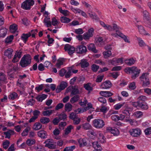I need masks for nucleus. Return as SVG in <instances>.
Listing matches in <instances>:
<instances>
[{
	"mask_svg": "<svg viewBox=\"0 0 151 151\" xmlns=\"http://www.w3.org/2000/svg\"><path fill=\"white\" fill-rule=\"evenodd\" d=\"M60 120L58 117L55 118L52 121L53 124L55 125H57L59 122H60Z\"/></svg>",
	"mask_w": 151,
	"mask_h": 151,
	"instance_id": "obj_61",
	"label": "nucleus"
},
{
	"mask_svg": "<svg viewBox=\"0 0 151 151\" xmlns=\"http://www.w3.org/2000/svg\"><path fill=\"white\" fill-rule=\"evenodd\" d=\"M13 52V50L11 48H9L5 50L4 52V55L7 56L9 58H11L12 56V53Z\"/></svg>",
	"mask_w": 151,
	"mask_h": 151,
	"instance_id": "obj_16",
	"label": "nucleus"
},
{
	"mask_svg": "<svg viewBox=\"0 0 151 151\" xmlns=\"http://www.w3.org/2000/svg\"><path fill=\"white\" fill-rule=\"evenodd\" d=\"M106 130L108 132H109L111 134H113L114 136H117L119 134V130L115 127H107Z\"/></svg>",
	"mask_w": 151,
	"mask_h": 151,
	"instance_id": "obj_10",
	"label": "nucleus"
},
{
	"mask_svg": "<svg viewBox=\"0 0 151 151\" xmlns=\"http://www.w3.org/2000/svg\"><path fill=\"white\" fill-rule=\"evenodd\" d=\"M18 96L17 94L15 92H13L10 93L9 96V99H11L12 100H14L16 99Z\"/></svg>",
	"mask_w": 151,
	"mask_h": 151,
	"instance_id": "obj_40",
	"label": "nucleus"
},
{
	"mask_svg": "<svg viewBox=\"0 0 151 151\" xmlns=\"http://www.w3.org/2000/svg\"><path fill=\"white\" fill-rule=\"evenodd\" d=\"M125 63L128 65L130 66L134 63L135 60L133 58H132L126 60Z\"/></svg>",
	"mask_w": 151,
	"mask_h": 151,
	"instance_id": "obj_25",
	"label": "nucleus"
},
{
	"mask_svg": "<svg viewBox=\"0 0 151 151\" xmlns=\"http://www.w3.org/2000/svg\"><path fill=\"white\" fill-rule=\"evenodd\" d=\"M144 132L146 135H148L151 134V127L146 129L145 130Z\"/></svg>",
	"mask_w": 151,
	"mask_h": 151,
	"instance_id": "obj_64",
	"label": "nucleus"
},
{
	"mask_svg": "<svg viewBox=\"0 0 151 151\" xmlns=\"http://www.w3.org/2000/svg\"><path fill=\"white\" fill-rule=\"evenodd\" d=\"M93 146L95 149L94 150H101L102 148L100 144L98 141H95L92 142Z\"/></svg>",
	"mask_w": 151,
	"mask_h": 151,
	"instance_id": "obj_18",
	"label": "nucleus"
},
{
	"mask_svg": "<svg viewBox=\"0 0 151 151\" xmlns=\"http://www.w3.org/2000/svg\"><path fill=\"white\" fill-rule=\"evenodd\" d=\"M119 37H120L122 38L124 40V41L125 42H127L128 43H130V41L128 40L127 38V36L124 35L122 33H120V34H119Z\"/></svg>",
	"mask_w": 151,
	"mask_h": 151,
	"instance_id": "obj_44",
	"label": "nucleus"
},
{
	"mask_svg": "<svg viewBox=\"0 0 151 151\" xmlns=\"http://www.w3.org/2000/svg\"><path fill=\"white\" fill-rule=\"evenodd\" d=\"M34 4L33 0H26L22 3L21 7L24 9L29 10L31 8V6H33Z\"/></svg>",
	"mask_w": 151,
	"mask_h": 151,
	"instance_id": "obj_5",
	"label": "nucleus"
},
{
	"mask_svg": "<svg viewBox=\"0 0 151 151\" xmlns=\"http://www.w3.org/2000/svg\"><path fill=\"white\" fill-rule=\"evenodd\" d=\"M88 134L89 135V136L91 137H93V136H96V134L94 131L93 130H89L88 131Z\"/></svg>",
	"mask_w": 151,
	"mask_h": 151,
	"instance_id": "obj_58",
	"label": "nucleus"
},
{
	"mask_svg": "<svg viewBox=\"0 0 151 151\" xmlns=\"http://www.w3.org/2000/svg\"><path fill=\"white\" fill-rule=\"evenodd\" d=\"M143 16L144 18L147 21H149L150 18L149 13L146 10H145L143 12Z\"/></svg>",
	"mask_w": 151,
	"mask_h": 151,
	"instance_id": "obj_28",
	"label": "nucleus"
},
{
	"mask_svg": "<svg viewBox=\"0 0 151 151\" xmlns=\"http://www.w3.org/2000/svg\"><path fill=\"white\" fill-rule=\"evenodd\" d=\"M75 148L76 146L75 145L67 147L64 149L63 151H73Z\"/></svg>",
	"mask_w": 151,
	"mask_h": 151,
	"instance_id": "obj_46",
	"label": "nucleus"
},
{
	"mask_svg": "<svg viewBox=\"0 0 151 151\" xmlns=\"http://www.w3.org/2000/svg\"><path fill=\"white\" fill-rule=\"evenodd\" d=\"M40 121L41 123L43 124H46L50 122V120L48 118L43 117L41 118Z\"/></svg>",
	"mask_w": 151,
	"mask_h": 151,
	"instance_id": "obj_32",
	"label": "nucleus"
},
{
	"mask_svg": "<svg viewBox=\"0 0 151 151\" xmlns=\"http://www.w3.org/2000/svg\"><path fill=\"white\" fill-rule=\"evenodd\" d=\"M17 26L15 24H14L10 26V31L11 32L14 33L16 32L17 29Z\"/></svg>",
	"mask_w": 151,
	"mask_h": 151,
	"instance_id": "obj_30",
	"label": "nucleus"
},
{
	"mask_svg": "<svg viewBox=\"0 0 151 151\" xmlns=\"http://www.w3.org/2000/svg\"><path fill=\"white\" fill-rule=\"evenodd\" d=\"M138 99L139 101H145L147 100V98L144 96H140L138 98Z\"/></svg>",
	"mask_w": 151,
	"mask_h": 151,
	"instance_id": "obj_60",
	"label": "nucleus"
},
{
	"mask_svg": "<svg viewBox=\"0 0 151 151\" xmlns=\"http://www.w3.org/2000/svg\"><path fill=\"white\" fill-rule=\"evenodd\" d=\"M87 51L86 46L83 45H78L76 47V52L78 54H85Z\"/></svg>",
	"mask_w": 151,
	"mask_h": 151,
	"instance_id": "obj_7",
	"label": "nucleus"
},
{
	"mask_svg": "<svg viewBox=\"0 0 151 151\" xmlns=\"http://www.w3.org/2000/svg\"><path fill=\"white\" fill-rule=\"evenodd\" d=\"M143 113L142 112L140 111H137L134 113V115L136 117L138 118L141 117L143 115Z\"/></svg>",
	"mask_w": 151,
	"mask_h": 151,
	"instance_id": "obj_49",
	"label": "nucleus"
},
{
	"mask_svg": "<svg viewBox=\"0 0 151 151\" xmlns=\"http://www.w3.org/2000/svg\"><path fill=\"white\" fill-rule=\"evenodd\" d=\"M67 86V84L65 82H62L60 84L59 86H57L56 89L57 93H60L62 90L65 89Z\"/></svg>",
	"mask_w": 151,
	"mask_h": 151,
	"instance_id": "obj_11",
	"label": "nucleus"
},
{
	"mask_svg": "<svg viewBox=\"0 0 151 151\" xmlns=\"http://www.w3.org/2000/svg\"><path fill=\"white\" fill-rule=\"evenodd\" d=\"M59 12L63 14L65 16H68L69 15V12L67 10H63L62 8H59L58 9Z\"/></svg>",
	"mask_w": 151,
	"mask_h": 151,
	"instance_id": "obj_39",
	"label": "nucleus"
},
{
	"mask_svg": "<svg viewBox=\"0 0 151 151\" xmlns=\"http://www.w3.org/2000/svg\"><path fill=\"white\" fill-rule=\"evenodd\" d=\"M90 84V83H88L86 84H85L83 85V87L85 89L89 91H90L93 90V88L91 86Z\"/></svg>",
	"mask_w": 151,
	"mask_h": 151,
	"instance_id": "obj_36",
	"label": "nucleus"
},
{
	"mask_svg": "<svg viewBox=\"0 0 151 151\" xmlns=\"http://www.w3.org/2000/svg\"><path fill=\"white\" fill-rule=\"evenodd\" d=\"M148 75V73H143L139 77L142 83V86L143 87L147 86L150 84L148 77L147 76Z\"/></svg>",
	"mask_w": 151,
	"mask_h": 151,
	"instance_id": "obj_3",
	"label": "nucleus"
},
{
	"mask_svg": "<svg viewBox=\"0 0 151 151\" xmlns=\"http://www.w3.org/2000/svg\"><path fill=\"white\" fill-rule=\"evenodd\" d=\"M139 107L144 110H147L148 108V106L146 103H142L140 102L139 104Z\"/></svg>",
	"mask_w": 151,
	"mask_h": 151,
	"instance_id": "obj_31",
	"label": "nucleus"
},
{
	"mask_svg": "<svg viewBox=\"0 0 151 151\" xmlns=\"http://www.w3.org/2000/svg\"><path fill=\"white\" fill-rule=\"evenodd\" d=\"M72 105L69 103L66 104L65 105V110L66 111H70L72 110Z\"/></svg>",
	"mask_w": 151,
	"mask_h": 151,
	"instance_id": "obj_42",
	"label": "nucleus"
},
{
	"mask_svg": "<svg viewBox=\"0 0 151 151\" xmlns=\"http://www.w3.org/2000/svg\"><path fill=\"white\" fill-rule=\"evenodd\" d=\"M88 49L91 50L95 53L97 52V50L96 49V47L93 44L91 43L88 46Z\"/></svg>",
	"mask_w": 151,
	"mask_h": 151,
	"instance_id": "obj_21",
	"label": "nucleus"
},
{
	"mask_svg": "<svg viewBox=\"0 0 151 151\" xmlns=\"http://www.w3.org/2000/svg\"><path fill=\"white\" fill-rule=\"evenodd\" d=\"M35 143V141L34 139H28L27 140V144L28 146H31L32 145L34 144Z\"/></svg>",
	"mask_w": 151,
	"mask_h": 151,
	"instance_id": "obj_47",
	"label": "nucleus"
},
{
	"mask_svg": "<svg viewBox=\"0 0 151 151\" xmlns=\"http://www.w3.org/2000/svg\"><path fill=\"white\" fill-rule=\"evenodd\" d=\"M90 17L92 19H94L98 21L99 20V18L98 17L97 15L95 13H93V14L92 13H89Z\"/></svg>",
	"mask_w": 151,
	"mask_h": 151,
	"instance_id": "obj_50",
	"label": "nucleus"
},
{
	"mask_svg": "<svg viewBox=\"0 0 151 151\" xmlns=\"http://www.w3.org/2000/svg\"><path fill=\"white\" fill-rule=\"evenodd\" d=\"M93 126L95 128L100 129L102 128L105 125L104 121L101 119H95L93 121Z\"/></svg>",
	"mask_w": 151,
	"mask_h": 151,
	"instance_id": "obj_4",
	"label": "nucleus"
},
{
	"mask_svg": "<svg viewBox=\"0 0 151 151\" xmlns=\"http://www.w3.org/2000/svg\"><path fill=\"white\" fill-rule=\"evenodd\" d=\"M80 96L78 95L74 96L72 97L70 100V102L72 104H74L75 102H77L79 100Z\"/></svg>",
	"mask_w": 151,
	"mask_h": 151,
	"instance_id": "obj_26",
	"label": "nucleus"
},
{
	"mask_svg": "<svg viewBox=\"0 0 151 151\" xmlns=\"http://www.w3.org/2000/svg\"><path fill=\"white\" fill-rule=\"evenodd\" d=\"M44 143L46 144L45 146L49 149H55L56 148V145L53 144V140L52 139H48L45 141Z\"/></svg>",
	"mask_w": 151,
	"mask_h": 151,
	"instance_id": "obj_8",
	"label": "nucleus"
},
{
	"mask_svg": "<svg viewBox=\"0 0 151 151\" xmlns=\"http://www.w3.org/2000/svg\"><path fill=\"white\" fill-rule=\"evenodd\" d=\"M136 26L137 27L139 32L140 34L144 35H150L149 33H146V31L143 26L138 25H136Z\"/></svg>",
	"mask_w": 151,
	"mask_h": 151,
	"instance_id": "obj_15",
	"label": "nucleus"
},
{
	"mask_svg": "<svg viewBox=\"0 0 151 151\" xmlns=\"http://www.w3.org/2000/svg\"><path fill=\"white\" fill-rule=\"evenodd\" d=\"M80 64L81 65V67L83 68H87L89 65V64L86 59L81 60Z\"/></svg>",
	"mask_w": 151,
	"mask_h": 151,
	"instance_id": "obj_19",
	"label": "nucleus"
},
{
	"mask_svg": "<svg viewBox=\"0 0 151 151\" xmlns=\"http://www.w3.org/2000/svg\"><path fill=\"white\" fill-rule=\"evenodd\" d=\"M64 49L65 51L67 52L70 56L72 55L76 51V48L68 44L65 45Z\"/></svg>",
	"mask_w": 151,
	"mask_h": 151,
	"instance_id": "obj_6",
	"label": "nucleus"
},
{
	"mask_svg": "<svg viewBox=\"0 0 151 151\" xmlns=\"http://www.w3.org/2000/svg\"><path fill=\"white\" fill-rule=\"evenodd\" d=\"M67 71L64 68L61 69L59 71V75L60 76L63 77L66 73Z\"/></svg>",
	"mask_w": 151,
	"mask_h": 151,
	"instance_id": "obj_62",
	"label": "nucleus"
},
{
	"mask_svg": "<svg viewBox=\"0 0 151 151\" xmlns=\"http://www.w3.org/2000/svg\"><path fill=\"white\" fill-rule=\"evenodd\" d=\"M7 83L6 75L2 72H0V86L3 83Z\"/></svg>",
	"mask_w": 151,
	"mask_h": 151,
	"instance_id": "obj_13",
	"label": "nucleus"
},
{
	"mask_svg": "<svg viewBox=\"0 0 151 151\" xmlns=\"http://www.w3.org/2000/svg\"><path fill=\"white\" fill-rule=\"evenodd\" d=\"M137 40L138 41L140 46L142 47L146 45V44L143 41L140 37H137Z\"/></svg>",
	"mask_w": 151,
	"mask_h": 151,
	"instance_id": "obj_45",
	"label": "nucleus"
},
{
	"mask_svg": "<svg viewBox=\"0 0 151 151\" xmlns=\"http://www.w3.org/2000/svg\"><path fill=\"white\" fill-rule=\"evenodd\" d=\"M130 111H122V113L125 114L126 116V118H129L130 116V113L129 112Z\"/></svg>",
	"mask_w": 151,
	"mask_h": 151,
	"instance_id": "obj_56",
	"label": "nucleus"
},
{
	"mask_svg": "<svg viewBox=\"0 0 151 151\" xmlns=\"http://www.w3.org/2000/svg\"><path fill=\"white\" fill-rule=\"evenodd\" d=\"M98 99V101L101 103H102V104H105L106 103V99L104 97H99Z\"/></svg>",
	"mask_w": 151,
	"mask_h": 151,
	"instance_id": "obj_54",
	"label": "nucleus"
},
{
	"mask_svg": "<svg viewBox=\"0 0 151 151\" xmlns=\"http://www.w3.org/2000/svg\"><path fill=\"white\" fill-rule=\"evenodd\" d=\"M58 118L60 121H65L66 119L67 118V115L63 113H62L60 114H59L58 115Z\"/></svg>",
	"mask_w": 151,
	"mask_h": 151,
	"instance_id": "obj_33",
	"label": "nucleus"
},
{
	"mask_svg": "<svg viewBox=\"0 0 151 151\" xmlns=\"http://www.w3.org/2000/svg\"><path fill=\"white\" fill-rule=\"evenodd\" d=\"M14 133V131L10 129L4 132V134L5 135V138L8 139L10 138L11 135L13 134Z\"/></svg>",
	"mask_w": 151,
	"mask_h": 151,
	"instance_id": "obj_20",
	"label": "nucleus"
},
{
	"mask_svg": "<svg viewBox=\"0 0 151 151\" xmlns=\"http://www.w3.org/2000/svg\"><path fill=\"white\" fill-rule=\"evenodd\" d=\"M125 72L129 74H132V78L133 79H135L139 76L140 70L137 67L133 66L131 67H128L124 70Z\"/></svg>",
	"mask_w": 151,
	"mask_h": 151,
	"instance_id": "obj_1",
	"label": "nucleus"
},
{
	"mask_svg": "<svg viewBox=\"0 0 151 151\" xmlns=\"http://www.w3.org/2000/svg\"><path fill=\"white\" fill-rule=\"evenodd\" d=\"M124 102L122 103H119L116 104L114 106V109L116 110H118L121 108H123V106H124Z\"/></svg>",
	"mask_w": 151,
	"mask_h": 151,
	"instance_id": "obj_34",
	"label": "nucleus"
},
{
	"mask_svg": "<svg viewBox=\"0 0 151 151\" xmlns=\"http://www.w3.org/2000/svg\"><path fill=\"white\" fill-rule=\"evenodd\" d=\"M129 132L131 135L134 137H137L141 134V131L139 129L136 128L130 130Z\"/></svg>",
	"mask_w": 151,
	"mask_h": 151,
	"instance_id": "obj_9",
	"label": "nucleus"
},
{
	"mask_svg": "<svg viewBox=\"0 0 151 151\" xmlns=\"http://www.w3.org/2000/svg\"><path fill=\"white\" fill-rule=\"evenodd\" d=\"M103 54L104 58H106L111 55V52L110 50H108L104 52Z\"/></svg>",
	"mask_w": 151,
	"mask_h": 151,
	"instance_id": "obj_41",
	"label": "nucleus"
},
{
	"mask_svg": "<svg viewBox=\"0 0 151 151\" xmlns=\"http://www.w3.org/2000/svg\"><path fill=\"white\" fill-rule=\"evenodd\" d=\"M42 125L40 122H36L34 125L33 128L34 130H37L41 129Z\"/></svg>",
	"mask_w": 151,
	"mask_h": 151,
	"instance_id": "obj_29",
	"label": "nucleus"
},
{
	"mask_svg": "<svg viewBox=\"0 0 151 151\" xmlns=\"http://www.w3.org/2000/svg\"><path fill=\"white\" fill-rule=\"evenodd\" d=\"M32 58L30 55L26 54L24 55L20 62V65L22 68H25L29 66L31 62Z\"/></svg>",
	"mask_w": 151,
	"mask_h": 151,
	"instance_id": "obj_2",
	"label": "nucleus"
},
{
	"mask_svg": "<svg viewBox=\"0 0 151 151\" xmlns=\"http://www.w3.org/2000/svg\"><path fill=\"white\" fill-rule=\"evenodd\" d=\"M31 35V34L30 33L27 34H23L21 36V39L24 42L26 43L28 37Z\"/></svg>",
	"mask_w": 151,
	"mask_h": 151,
	"instance_id": "obj_22",
	"label": "nucleus"
},
{
	"mask_svg": "<svg viewBox=\"0 0 151 151\" xmlns=\"http://www.w3.org/2000/svg\"><path fill=\"white\" fill-rule=\"evenodd\" d=\"M99 68V66L93 64L92 66V70L93 72H96Z\"/></svg>",
	"mask_w": 151,
	"mask_h": 151,
	"instance_id": "obj_63",
	"label": "nucleus"
},
{
	"mask_svg": "<svg viewBox=\"0 0 151 151\" xmlns=\"http://www.w3.org/2000/svg\"><path fill=\"white\" fill-rule=\"evenodd\" d=\"M60 20L62 22L65 23H69L71 21V19L65 17H61Z\"/></svg>",
	"mask_w": 151,
	"mask_h": 151,
	"instance_id": "obj_35",
	"label": "nucleus"
},
{
	"mask_svg": "<svg viewBox=\"0 0 151 151\" xmlns=\"http://www.w3.org/2000/svg\"><path fill=\"white\" fill-rule=\"evenodd\" d=\"M79 91L78 88H76V86L73 87L72 91L70 94V96H72L73 95H76L79 93Z\"/></svg>",
	"mask_w": 151,
	"mask_h": 151,
	"instance_id": "obj_27",
	"label": "nucleus"
},
{
	"mask_svg": "<svg viewBox=\"0 0 151 151\" xmlns=\"http://www.w3.org/2000/svg\"><path fill=\"white\" fill-rule=\"evenodd\" d=\"M86 140L87 139L85 138L83 139L81 138L78 140V143L80 147H83L87 145Z\"/></svg>",
	"mask_w": 151,
	"mask_h": 151,
	"instance_id": "obj_17",
	"label": "nucleus"
},
{
	"mask_svg": "<svg viewBox=\"0 0 151 151\" xmlns=\"http://www.w3.org/2000/svg\"><path fill=\"white\" fill-rule=\"evenodd\" d=\"M37 135L42 139H45L47 137V132L44 130H41L37 132Z\"/></svg>",
	"mask_w": 151,
	"mask_h": 151,
	"instance_id": "obj_14",
	"label": "nucleus"
},
{
	"mask_svg": "<svg viewBox=\"0 0 151 151\" xmlns=\"http://www.w3.org/2000/svg\"><path fill=\"white\" fill-rule=\"evenodd\" d=\"M73 128L72 125H70L66 128L65 130V134L67 135L71 132V130Z\"/></svg>",
	"mask_w": 151,
	"mask_h": 151,
	"instance_id": "obj_43",
	"label": "nucleus"
},
{
	"mask_svg": "<svg viewBox=\"0 0 151 151\" xmlns=\"http://www.w3.org/2000/svg\"><path fill=\"white\" fill-rule=\"evenodd\" d=\"M63 64V61L61 60H58V63L56 64L55 66L58 68H60L61 66Z\"/></svg>",
	"mask_w": 151,
	"mask_h": 151,
	"instance_id": "obj_59",
	"label": "nucleus"
},
{
	"mask_svg": "<svg viewBox=\"0 0 151 151\" xmlns=\"http://www.w3.org/2000/svg\"><path fill=\"white\" fill-rule=\"evenodd\" d=\"M124 104L125 105L124 106H123L122 108L123 111H130V110L131 109L127 103L124 102Z\"/></svg>",
	"mask_w": 151,
	"mask_h": 151,
	"instance_id": "obj_52",
	"label": "nucleus"
},
{
	"mask_svg": "<svg viewBox=\"0 0 151 151\" xmlns=\"http://www.w3.org/2000/svg\"><path fill=\"white\" fill-rule=\"evenodd\" d=\"M14 36L10 35L8 37L5 39V42L6 43H9L11 42L13 39Z\"/></svg>",
	"mask_w": 151,
	"mask_h": 151,
	"instance_id": "obj_48",
	"label": "nucleus"
},
{
	"mask_svg": "<svg viewBox=\"0 0 151 151\" xmlns=\"http://www.w3.org/2000/svg\"><path fill=\"white\" fill-rule=\"evenodd\" d=\"M82 127L85 130L91 129L92 128L91 125L88 123H86L82 124Z\"/></svg>",
	"mask_w": 151,
	"mask_h": 151,
	"instance_id": "obj_23",
	"label": "nucleus"
},
{
	"mask_svg": "<svg viewBox=\"0 0 151 151\" xmlns=\"http://www.w3.org/2000/svg\"><path fill=\"white\" fill-rule=\"evenodd\" d=\"M30 129L29 127H27L23 131L21 134L22 136L24 137L27 135L28 134V132Z\"/></svg>",
	"mask_w": 151,
	"mask_h": 151,
	"instance_id": "obj_38",
	"label": "nucleus"
},
{
	"mask_svg": "<svg viewBox=\"0 0 151 151\" xmlns=\"http://www.w3.org/2000/svg\"><path fill=\"white\" fill-rule=\"evenodd\" d=\"M53 111L51 110H47L44 111L42 112V114L44 116H50L52 113Z\"/></svg>",
	"mask_w": 151,
	"mask_h": 151,
	"instance_id": "obj_37",
	"label": "nucleus"
},
{
	"mask_svg": "<svg viewBox=\"0 0 151 151\" xmlns=\"http://www.w3.org/2000/svg\"><path fill=\"white\" fill-rule=\"evenodd\" d=\"M7 32V29L3 28L0 29V37H4L6 35Z\"/></svg>",
	"mask_w": 151,
	"mask_h": 151,
	"instance_id": "obj_24",
	"label": "nucleus"
},
{
	"mask_svg": "<svg viewBox=\"0 0 151 151\" xmlns=\"http://www.w3.org/2000/svg\"><path fill=\"white\" fill-rule=\"evenodd\" d=\"M103 39L102 37H99L98 38L95 43L96 44L98 45H99V46L101 45V44L103 42Z\"/></svg>",
	"mask_w": 151,
	"mask_h": 151,
	"instance_id": "obj_51",
	"label": "nucleus"
},
{
	"mask_svg": "<svg viewBox=\"0 0 151 151\" xmlns=\"http://www.w3.org/2000/svg\"><path fill=\"white\" fill-rule=\"evenodd\" d=\"M10 142L8 140H6L3 143V147L5 149H6L9 145Z\"/></svg>",
	"mask_w": 151,
	"mask_h": 151,
	"instance_id": "obj_53",
	"label": "nucleus"
},
{
	"mask_svg": "<svg viewBox=\"0 0 151 151\" xmlns=\"http://www.w3.org/2000/svg\"><path fill=\"white\" fill-rule=\"evenodd\" d=\"M36 151H45L44 147L41 145H37L35 147Z\"/></svg>",
	"mask_w": 151,
	"mask_h": 151,
	"instance_id": "obj_55",
	"label": "nucleus"
},
{
	"mask_svg": "<svg viewBox=\"0 0 151 151\" xmlns=\"http://www.w3.org/2000/svg\"><path fill=\"white\" fill-rule=\"evenodd\" d=\"M112 86L111 82L109 80L103 82L101 85V87L103 88L108 89L110 88Z\"/></svg>",
	"mask_w": 151,
	"mask_h": 151,
	"instance_id": "obj_12",
	"label": "nucleus"
},
{
	"mask_svg": "<svg viewBox=\"0 0 151 151\" xmlns=\"http://www.w3.org/2000/svg\"><path fill=\"white\" fill-rule=\"evenodd\" d=\"M104 77V75L98 76L96 80V82L99 83L101 82L102 81Z\"/></svg>",
	"mask_w": 151,
	"mask_h": 151,
	"instance_id": "obj_57",
	"label": "nucleus"
}]
</instances>
